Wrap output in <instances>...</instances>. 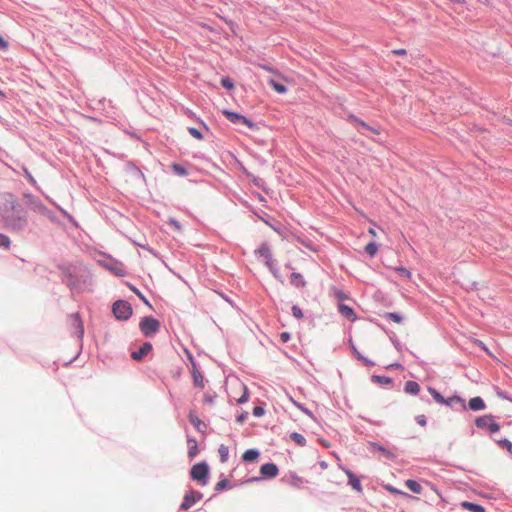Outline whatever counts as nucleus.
Segmentation results:
<instances>
[{"instance_id": "f257e3e1", "label": "nucleus", "mask_w": 512, "mask_h": 512, "mask_svg": "<svg viewBox=\"0 0 512 512\" xmlns=\"http://www.w3.org/2000/svg\"><path fill=\"white\" fill-rule=\"evenodd\" d=\"M0 221L4 228L15 232L24 230L28 225L27 213L13 194L0 195Z\"/></svg>"}, {"instance_id": "f03ea898", "label": "nucleus", "mask_w": 512, "mask_h": 512, "mask_svg": "<svg viewBox=\"0 0 512 512\" xmlns=\"http://www.w3.org/2000/svg\"><path fill=\"white\" fill-rule=\"evenodd\" d=\"M139 328L144 336L151 337L159 331L160 322L153 317H144L139 323Z\"/></svg>"}, {"instance_id": "7ed1b4c3", "label": "nucleus", "mask_w": 512, "mask_h": 512, "mask_svg": "<svg viewBox=\"0 0 512 512\" xmlns=\"http://www.w3.org/2000/svg\"><path fill=\"white\" fill-rule=\"evenodd\" d=\"M208 473L209 468L206 463L195 464L190 471L191 478L195 481H198L202 485L207 483Z\"/></svg>"}, {"instance_id": "20e7f679", "label": "nucleus", "mask_w": 512, "mask_h": 512, "mask_svg": "<svg viewBox=\"0 0 512 512\" xmlns=\"http://www.w3.org/2000/svg\"><path fill=\"white\" fill-rule=\"evenodd\" d=\"M475 425L480 429H488L490 433H496L500 430V425L494 421L492 415L478 417L475 420Z\"/></svg>"}, {"instance_id": "39448f33", "label": "nucleus", "mask_w": 512, "mask_h": 512, "mask_svg": "<svg viewBox=\"0 0 512 512\" xmlns=\"http://www.w3.org/2000/svg\"><path fill=\"white\" fill-rule=\"evenodd\" d=\"M112 310L117 319L127 320L132 315L130 304L122 300L116 301Z\"/></svg>"}, {"instance_id": "423d86ee", "label": "nucleus", "mask_w": 512, "mask_h": 512, "mask_svg": "<svg viewBox=\"0 0 512 512\" xmlns=\"http://www.w3.org/2000/svg\"><path fill=\"white\" fill-rule=\"evenodd\" d=\"M223 114L232 123L243 124V125H246L247 127H249L250 129H256L257 128V126L253 122H251L248 118H246L243 115H240V114L235 113V112H231L229 110H224Z\"/></svg>"}, {"instance_id": "0eeeda50", "label": "nucleus", "mask_w": 512, "mask_h": 512, "mask_svg": "<svg viewBox=\"0 0 512 512\" xmlns=\"http://www.w3.org/2000/svg\"><path fill=\"white\" fill-rule=\"evenodd\" d=\"M256 254L265 260L266 266L274 273V263L269 246L266 243L261 244V246L256 250Z\"/></svg>"}, {"instance_id": "6e6552de", "label": "nucleus", "mask_w": 512, "mask_h": 512, "mask_svg": "<svg viewBox=\"0 0 512 512\" xmlns=\"http://www.w3.org/2000/svg\"><path fill=\"white\" fill-rule=\"evenodd\" d=\"M71 329L73 330V334H75L78 338H81L84 334V327L82 320L80 319L78 314H71L68 318Z\"/></svg>"}, {"instance_id": "1a4fd4ad", "label": "nucleus", "mask_w": 512, "mask_h": 512, "mask_svg": "<svg viewBox=\"0 0 512 512\" xmlns=\"http://www.w3.org/2000/svg\"><path fill=\"white\" fill-rule=\"evenodd\" d=\"M102 266L116 276H124L126 274L125 268L121 262L110 259L109 261L102 262Z\"/></svg>"}, {"instance_id": "9d476101", "label": "nucleus", "mask_w": 512, "mask_h": 512, "mask_svg": "<svg viewBox=\"0 0 512 512\" xmlns=\"http://www.w3.org/2000/svg\"><path fill=\"white\" fill-rule=\"evenodd\" d=\"M202 493L189 491L185 494L183 498V502L181 504V509L187 510L192 507L197 501L202 499Z\"/></svg>"}, {"instance_id": "9b49d317", "label": "nucleus", "mask_w": 512, "mask_h": 512, "mask_svg": "<svg viewBox=\"0 0 512 512\" xmlns=\"http://www.w3.org/2000/svg\"><path fill=\"white\" fill-rule=\"evenodd\" d=\"M30 204V209L38 214L48 216V209L39 200L32 196H25Z\"/></svg>"}, {"instance_id": "f8f14e48", "label": "nucleus", "mask_w": 512, "mask_h": 512, "mask_svg": "<svg viewBox=\"0 0 512 512\" xmlns=\"http://www.w3.org/2000/svg\"><path fill=\"white\" fill-rule=\"evenodd\" d=\"M233 390H238L239 392H241V395L239 398H236V402L237 403H245L248 401L249 399V392H248V388L247 386L240 382V381H236L235 384L233 385Z\"/></svg>"}, {"instance_id": "ddd939ff", "label": "nucleus", "mask_w": 512, "mask_h": 512, "mask_svg": "<svg viewBox=\"0 0 512 512\" xmlns=\"http://www.w3.org/2000/svg\"><path fill=\"white\" fill-rule=\"evenodd\" d=\"M260 473L263 477L274 478L278 475L279 469L274 463H266L261 466Z\"/></svg>"}, {"instance_id": "4468645a", "label": "nucleus", "mask_w": 512, "mask_h": 512, "mask_svg": "<svg viewBox=\"0 0 512 512\" xmlns=\"http://www.w3.org/2000/svg\"><path fill=\"white\" fill-rule=\"evenodd\" d=\"M152 350V344L149 342H145L138 351H133L131 356L134 360H141L144 356H146Z\"/></svg>"}, {"instance_id": "2eb2a0df", "label": "nucleus", "mask_w": 512, "mask_h": 512, "mask_svg": "<svg viewBox=\"0 0 512 512\" xmlns=\"http://www.w3.org/2000/svg\"><path fill=\"white\" fill-rule=\"evenodd\" d=\"M338 309H339V313L343 317H345L349 321H355L356 314H355L354 310L350 306L345 305V304H339Z\"/></svg>"}, {"instance_id": "dca6fc26", "label": "nucleus", "mask_w": 512, "mask_h": 512, "mask_svg": "<svg viewBox=\"0 0 512 512\" xmlns=\"http://www.w3.org/2000/svg\"><path fill=\"white\" fill-rule=\"evenodd\" d=\"M468 406L473 411H481L486 408L485 402L479 396L471 398L469 400Z\"/></svg>"}, {"instance_id": "f3484780", "label": "nucleus", "mask_w": 512, "mask_h": 512, "mask_svg": "<svg viewBox=\"0 0 512 512\" xmlns=\"http://www.w3.org/2000/svg\"><path fill=\"white\" fill-rule=\"evenodd\" d=\"M345 474L348 477L349 485H351L352 488L357 492H362V485L360 480L350 470H345Z\"/></svg>"}, {"instance_id": "a211bd4d", "label": "nucleus", "mask_w": 512, "mask_h": 512, "mask_svg": "<svg viewBox=\"0 0 512 512\" xmlns=\"http://www.w3.org/2000/svg\"><path fill=\"white\" fill-rule=\"evenodd\" d=\"M192 378H193V383L196 387H198L200 389L204 388V386H205L204 377L202 376L201 372L195 366H193Z\"/></svg>"}, {"instance_id": "6ab92c4d", "label": "nucleus", "mask_w": 512, "mask_h": 512, "mask_svg": "<svg viewBox=\"0 0 512 512\" xmlns=\"http://www.w3.org/2000/svg\"><path fill=\"white\" fill-rule=\"evenodd\" d=\"M290 283L296 288L304 287L306 282L300 273H292L290 277Z\"/></svg>"}, {"instance_id": "aec40b11", "label": "nucleus", "mask_w": 512, "mask_h": 512, "mask_svg": "<svg viewBox=\"0 0 512 512\" xmlns=\"http://www.w3.org/2000/svg\"><path fill=\"white\" fill-rule=\"evenodd\" d=\"M461 506L463 509L468 510L470 512H485L484 507L472 502L464 501L461 503Z\"/></svg>"}, {"instance_id": "412c9836", "label": "nucleus", "mask_w": 512, "mask_h": 512, "mask_svg": "<svg viewBox=\"0 0 512 512\" xmlns=\"http://www.w3.org/2000/svg\"><path fill=\"white\" fill-rule=\"evenodd\" d=\"M405 392L409 393V394H412V395H416L419 393L420 391V386L417 382L415 381H407L405 383V388H404Z\"/></svg>"}, {"instance_id": "4be33fe9", "label": "nucleus", "mask_w": 512, "mask_h": 512, "mask_svg": "<svg viewBox=\"0 0 512 512\" xmlns=\"http://www.w3.org/2000/svg\"><path fill=\"white\" fill-rule=\"evenodd\" d=\"M405 485L407 486V488L409 490H411L412 492L416 493V494H421L422 491H423V488L422 486L420 485V483H418L417 481L415 480H412V479H408L406 482H405Z\"/></svg>"}, {"instance_id": "5701e85b", "label": "nucleus", "mask_w": 512, "mask_h": 512, "mask_svg": "<svg viewBox=\"0 0 512 512\" xmlns=\"http://www.w3.org/2000/svg\"><path fill=\"white\" fill-rule=\"evenodd\" d=\"M350 346L355 354V356L363 362L364 365L366 366H373L375 365V363L371 360H369L368 358L364 357L357 349L356 347L353 345V343L350 341Z\"/></svg>"}, {"instance_id": "b1692460", "label": "nucleus", "mask_w": 512, "mask_h": 512, "mask_svg": "<svg viewBox=\"0 0 512 512\" xmlns=\"http://www.w3.org/2000/svg\"><path fill=\"white\" fill-rule=\"evenodd\" d=\"M189 421L190 423L199 431L202 430V427H205V424L203 421H201L197 415H195L193 412H190L189 414Z\"/></svg>"}, {"instance_id": "393cba45", "label": "nucleus", "mask_w": 512, "mask_h": 512, "mask_svg": "<svg viewBox=\"0 0 512 512\" xmlns=\"http://www.w3.org/2000/svg\"><path fill=\"white\" fill-rule=\"evenodd\" d=\"M258 456H259V452L257 450L249 449L243 453L242 458L245 461H254L258 458Z\"/></svg>"}, {"instance_id": "a878e982", "label": "nucleus", "mask_w": 512, "mask_h": 512, "mask_svg": "<svg viewBox=\"0 0 512 512\" xmlns=\"http://www.w3.org/2000/svg\"><path fill=\"white\" fill-rule=\"evenodd\" d=\"M268 84L277 92V93H280V94H283V93H286L287 91V88L276 82L274 79H269L268 80Z\"/></svg>"}, {"instance_id": "bb28decb", "label": "nucleus", "mask_w": 512, "mask_h": 512, "mask_svg": "<svg viewBox=\"0 0 512 512\" xmlns=\"http://www.w3.org/2000/svg\"><path fill=\"white\" fill-rule=\"evenodd\" d=\"M290 439L292 441H294L297 445L303 447L306 445V439L304 438L303 435L297 433V432H293L290 434Z\"/></svg>"}, {"instance_id": "cd10ccee", "label": "nucleus", "mask_w": 512, "mask_h": 512, "mask_svg": "<svg viewBox=\"0 0 512 512\" xmlns=\"http://www.w3.org/2000/svg\"><path fill=\"white\" fill-rule=\"evenodd\" d=\"M428 391L437 403L445 405L446 399L436 389L430 387Z\"/></svg>"}, {"instance_id": "c85d7f7f", "label": "nucleus", "mask_w": 512, "mask_h": 512, "mask_svg": "<svg viewBox=\"0 0 512 512\" xmlns=\"http://www.w3.org/2000/svg\"><path fill=\"white\" fill-rule=\"evenodd\" d=\"M394 271L402 278L410 280L412 277L411 272L406 269L405 267H396L394 268Z\"/></svg>"}, {"instance_id": "c756f323", "label": "nucleus", "mask_w": 512, "mask_h": 512, "mask_svg": "<svg viewBox=\"0 0 512 512\" xmlns=\"http://www.w3.org/2000/svg\"><path fill=\"white\" fill-rule=\"evenodd\" d=\"M218 453L221 459V462L225 463L228 460L229 448L226 445H220L218 448Z\"/></svg>"}, {"instance_id": "7c9ffc66", "label": "nucleus", "mask_w": 512, "mask_h": 512, "mask_svg": "<svg viewBox=\"0 0 512 512\" xmlns=\"http://www.w3.org/2000/svg\"><path fill=\"white\" fill-rule=\"evenodd\" d=\"M365 252L370 256L374 257L378 252V245L374 242H370L365 246Z\"/></svg>"}, {"instance_id": "2f4dec72", "label": "nucleus", "mask_w": 512, "mask_h": 512, "mask_svg": "<svg viewBox=\"0 0 512 512\" xmlns=\"http://www.w3.org/2000/svg\"><path fill=\"white\" fill-rule=\"evenodd\" d=\"M454 403L461 404L463 406V409H466L465 400L458 396H453V397L446 399L445 405L452 406Z\"/></svg>"}, {"instance_id": "473e14b6", "label": "nucleus", "mask_w": 512, "mask_h": 512, "mask_svg": "<svg viewBox=\"0 0 512 512\" xmlns=\"http://www.w3.org/2000/svg\"><path fill=\"white\" fill-rule=\"evenodd\" d=\"M188 444H189V451H188V455L189 457H194L196 454H197V443L195 440H192V439H189L188 440Z\"/></svg>"}, {"instance_id": "72a5a7b5", "label": "nucleus", "mask_w": 512, "mask_h": 512, "mask_svg": "<svg viewBox=\"0 0 512 512\" xmlns=\"http://www.w3.org/2000/svg\"><path fill=\"white\" fill-rule=\"evenodd\" d=\"M10 245H11L10 238L5 234L0 233V246L4 247L5 249H9Z\"/></svg>"}, {"instance_id": "f704fd0d", "label": "nucleus", "mask_w": 512, "mask_h": 512, "mask_svg": "<svg viewBox=\"0 0 512 512\" xmlns=\"http://www.w3.org/2000/svg\"><path fill=\"white\" fill-rule=\"evenodd\" d=\"M221 84H222L223 87H225L228 90H232L234 88L233 81L230 78H228V77L222 78L221 79Z\"/></svg>"}, {"instance_id": "c9c22d12", "label": "nucleus", "mask_w": 512, "mask_h": 512, "mask_svg": "<svg viewBox=\"0 0 512 512\" xmlns=\"http://www.w3.org/2000/svg\"><path fill=\"white\" fill-rule=\"evenodd\" d=\"M188 132L195 139H198V140H202L203 139L202 133L198 129H196V128L190 127L188 129Z\"/></svg>"}, {"instance_id": "e433bc0d", "label": "nucleus", "mask_w": 512, "mask_h": 512, "mask_svg": "<svg viewBox=\"0 0 512 512\" xmlns=\"http://www.w3.org/2000/svg\"><path fill=\"white\" fill-rule=\"evenodd\" d=\"M498 445L502 448H506L510 453H512V443L507 439H502L497 441Z\"/></svg>"}, {"instance_id": "4c0bfd02", "label": "nucleus", "mask_w": 512, "mask_h": 512, "mask_svg": "<svg viewBox=\"0 0 512 512\" xmlns=\"http://www.w3.org/2000/svg\"><path fill=\"white\" fill-rule=\"evenodd\" d=\"M172 169H173V171H174L176 174H178V175H180V176H184V175H186V174H187L186 169H185L184 167H182L181 165L173 164V165H172Z\"/></svg>"}, {"instance_id": "58836bf2", "label": "nucleus", "mask_w": 512, "mask_h": 512, "mask_svg": "<svg viewBox=\"0 0 512 512\" xmlns=\"http://www.w3.org/2000/svg\"><path fill=\"white\" fill-rule=\"evenodd\" d=\"M385 317L395 323H401L402 317L397 313H387Z\"/></svg>"}, {"instance_id": "ea45409f", "label": "nucleus", "mask_w": 512, "mask_h": 512, "mask_svg": "<svg viewBox=\"0 0 512 512\" xmlns=\"http://www.w3.org/2000/svg\"><path fill=\"white\" fill-rule=\"evenodd\" d=\"M289 400L292 402L293 405H295L298 409H300L301 411H303L304 413H306L307 415L309 416H312V413L306 409L305 407H303L300 403H298L297 401H295L292 397H289Z\"/></svg>"}, {"instance_id": "a19ab883", "label": "nucleus", "mask_w": 512, "mask_h": 512, "mask_svg": "<svg viewBox=\"0 0 512 512\" xmlns=\"http://www.w3.org/2000/svg\"><path fill=\"white\" fill-rule=\"evenodd\" d=\"M292 314H293L294 317H296L298 319L303 318V312H302L301 308L296 306V305H294L292 307Z\"/></svg>"}, {"instance_id": "79ce46f5", "label": "nucleus", "mask_w": 512, "mask_h": 512, "mask_svg": "<svg viewBox=\"0 0 512 512\" xmlns=\"http://www.w3.org/2000/svg\"><path fill=\"white\" fill-rule=\"evenodd\" d=\"M264 413H265L264 408H262L260 406H256V407L253 408V415L255 417H261V416L264 415Z\"/></svg>"}, {"instance_id": "37998d69", "label": "nucleus", "mask_w": 512, "mask_h": 512, "mask_svg": "<svg viewBox=\"0 0 512 512\" xmlns=\"http://www.w3.org/2000/svg\"><path fill=\"white\" fill-rule=\"evenodd\" d=\"M334 293V296L339 299V300H344L347 298V296L344 294V292H342L341 290H338V289H334L333 291Z\"/></svg>"}, {"instance_id": "c03bdc74", "label": "nucleus", "mask_w": 512, "mask_h": 512, "mask_svg": "<svg viewBox=\"0 0 512 512\" xmlns=\"http://www.w3.org/2000/svg\"><path fill=\"white\" fill-rule=\"evenodd\" d=\"M227 486V480H221L219 481L216 486H215V490L216 491H221L223 490L225 487Z\"/></svg>"}, {"instance_id": "a18cd8bd", "label": "nucleus", "mask_w": 512, "mask_h": 512, "mask_svg": "<svg viewBox=\"0 0 512 512\" xmlns=\"http://www.w3.org/2000/svg\"><path fill=\"white\" fill-rule=\"evenodd\" d=\"M8 49V42L0 35V50L6 51Z\"/></svg>"}, {"instance_id": "49530a36", "label": "nucleus", "mask_w": 512, "mask_h": 512, "mask_svg": "<svg viewBox=\"0 0 512 512\" xmlns=\"http://www.w3.org/2000/svg\"><path fill=\"white\" fill-rule=\"evenodd\" d=\"M416 421L417 423L420 425V426H425L426 425V417L424 415H418L416 417Z\"/></svg>"}, {"instance_id": "de8ad7c7", "label": "nucleus", "mask_w": 512, "mask_h": 512, "mask_svg": "<svg viewBox=\"0 0 512 512\" xmlns=\"http://www.w3.org/2000/svg\"><path fill=\"white\" fill-rule=\"evenodd\" d=\"M386 489H387L389 492L393 493V494H402V495H406V493H403V492L399 491L398 489H396V488H394V487H392V486H386Z\"/></svg>"}, {"instance_id": "09e8293b", "label": "nucleus", "mask_w": 512, "mask_h": 512, "mask_svg": "<svg viewBox=\"0 0 512 512\" xmlns=\"http://www.w3.org/2000/svg\"><path fill=\"white\" fill-rule=\"evenodd\" d=\"M247 412H243L242 414H240L238 417H237V422L242 424L246 419H247Z\"/></svg>"}, {"instance_id": "8fccbe9b", "label": "nucleus", "mask_w": 512, "mask_h": 512, "mask_svg": "<svg viewBox=\"0 0 512 512\" xmlns=\"http://www.w3.org/2000/svg\"><path fill=\"white\" fill-rule=\"evenodd\" d=\"M170 225H172L175 229L177 230H181V225L178 221L174 220V219H171L169 221Z\"/></svg>"}, {"instance_id": "3c124183", "label": "nucleus", "mask_w": 512, "mask_h": 512, "mask_svg": "<svg viewBox=\"0 0 512 512\" xmlns=\"http://www.w3.org/2000/svg\"><path fill=\"white\" fill-rule=\"evenodd\" d=\"M280 339L283 342H287L290 339V334L288 332H283L280 334Z\"/></svg>"}, {"instance_id": "603ef678", "label": "nucleus", "mask_w": 512, "mask_h": 512, "mask_svg": "<svg viewBox=\"0 0 512 512\" xmlns=\"http://www.w3.org/2000/svg\"><path fill=\"white\" fill-rule=\"evenodd\" d=\"M393 54L395 55H405L406 54V50L405 49H395L392 51Z\"/></svg>"}, {"instance_id": "864d4df0", "label": "nucleus", "mask_w": 512, "mask_h": 512, "mask_svg": "<svg viewBox=\"0 0 512 512\" xmlns=\"http://www.w3.org/2000/svg\"><path fill=\"white\" fill-rule=\"evenodd\" d=\"M131 289H132V290H133V291H134V292H135V293H136V294H137V295H138L142 300H144L145 302H147V301H146V299H145V297H144V296H143V295H142V294H141V293H140L136 288L132 287Z\"/></svg>"}, {"instance_id": "5fc2aeb1", "label": "nucleus", "mask_w": 512, "mask_h": 512, "mask_svg": "<svg viewBox=\"0 0 512 512\" xmlns=\"http://www.w3.org/2000/svg\"><path fill=\"white\" fill-rule=\"evenodd\" d=\"M260 68L268 72H274L273 69L267 65H260Z\"/></svg>"}, {"instance_id": "6e6d98bb", "label": "nucleus", "mask_w": 512, "mask_h": 512, "mask_svg": "<svg viewBox=\"0 0 512 512\" xmlns=\"http://www.w3.org/2000/svg\"><path fill=\"white\" fill-rule=\"evenodd\" d=\"M368 233H369L371 236H373V237H376V235H377V234H376V231H375V229H374V228H369V229H368Z\"/></svg>"}, {"instance_id": "4d7b16f0", "label": "nucleus", "mask_w": 512, "mask_h": 512, "mask_svg": "<svg viewBox=\"0 0 512 512\" xmlns=\"http://www.w3.org/2000/svg\"><path fill=\"white\" fill-rule=\"evenodd\" d=\"M204 401H205V402H208V403H212L213 399H212V397H211V396H209V395H205V396H204Z\"/></svg>"}, {"instance_id": "13d9d810", "label": "nucleus", "mask_w": 512, "mask_h": 512, "mask_svg": "<svg viewBox=\"0 0 512 512\" xmlns=\"http://www.w3.org/2000/svg\"><path fill=\"white\" fill-rule=\"evenodd\" d=\"M357 122H358L362 127L366 128V129H368V128L370 127L368 124H366V123H365V122H363V121L358 120Z\"/></svg>"}, {"instance_id": "bf43d9fd", "label": "nucleus", "mask_w": 512, "mask_h": 512, "mask_svg": "<svg viewBox=\"0 0 512 512\" xmlns=\"http://www.w3.org/2000/svg\"><path fill=\"white\" fill-rule=\"evenodd\" d=\"M451 2L453 3H457V4H464L465 3V0H450Z\"/></svg>"}, {"instance_id": "052dcab7", "label": "nucleus", "mask_w": 512, "mask_h": 512, "mask_svg": "<svg viewBox=\"0 0 512 512\" xmlns=\"http://www.w3.org/2000/svg\"><path fill=\"white\" fill-rule=\"evenodd\" d=\"M368 130H370L371 132H373L375 134H379V131L376 130L375 128H373V127H369Z\"/></svg>"}, {"instance_id": "680f3d73", "label": "nucleus", "mask_w": 512, "mask_h": 512, "mask_svg": "<svg viewBox=\"0 0 512 512\" xmlns=\"http://www.w3.org/2000/svg\"><path fill=\"white\" fill-rule=\"evenodd\" d=\"M508 124H509L510 126H512V120H509Z\"/></svg>"}]
</instances>
